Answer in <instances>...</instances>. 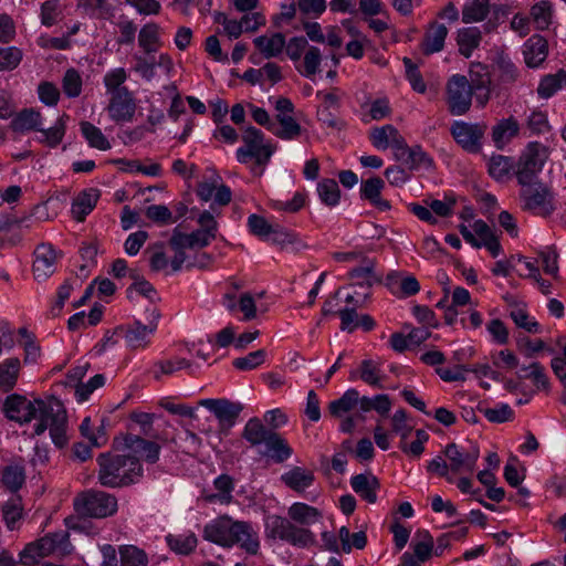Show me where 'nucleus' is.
I'll return each mask as SVG.
<instances>
[{
    "label": "nucleus",
    "mask_w": 566,
    "mask_h": 566,
    "mask_svg": "<svg viewBox=\"0 0 566 566\" xmlns=\"http://www.w3.org/2000/svg\"><path fill=\"white\" fill-rule=\"evenodd\" d=\"M531 15L536 23L537 28L545 30L552 21V4L548 1H539L531 9Z\"/></svg>",
    "instance_id": "nucleus-52"
},
{
    "label": "nucleus",
    "mask_w": 566,
    "mask_h": 566,
    "mask_svg": "<svg viewBox=\"0 0 566 566\" xmlns=\"http://www.w3.org/2000/svg\"><path fill=\"white\" fill-rule=\"evenodd\" d=\"M158 371L155 373V378L160 379L161 375H171L177 370L191 367V363L186 358H176L175 360H159L155 364Z\"/></svg>",
    "instance_id": "nucleus-58"
},
{
    "label": "nucleus",
    "mask_w": 566,
    "mask_h": 566,
    "mask_svg": "<svg viewBox=\"0 0 566 566\" xmlns=\"http://www.w3.org/2000/svg\"><path fill=\"white\" fill-rule=\"evenodd\" d=\"M496 65L500 72V80L503 83H513L517 80L518 72L516 66L506 56H500L496 61Z\"/></svg>",
    "instance_id": "nucleus-64"
},
{
    "label": "nucleus",
    "mask_w": 566,
    "mask_h": 566,
    "mask_svg": "<svg viewBox=\"0 0 566 566\" xmlns=\"http://www.w3.org/2000/svg\"><path fill=\"white\" fill-rule=\"evenodd\" d=\"M481 39V31L475 27L463 28L459 30L457 36L459 52L463 56L470 57L473 50L479 46Z\"/></svg>",
    "instance_id": "nucleus-33"
},
{
    "label": "nucleus",
    "mask_w": 566,
    "mask_h": 566,
    "mask_svg": "<svg viewBox=\"0 0 566 566\" xmlns=\"http://www.w3.org/2000/svg\"><path fill=\"white\" fill-rule=\"evenodd\" d=\"M317 192L321 200L329 206H336L340 198L338 184L334 179H323L317 185Z\"/></svg>",
    "instance_id": "nucleus-45"
},
{
    "label": "nucleus",
    "mask_w": 566,
    "mask_h": 566,
    "mask_svg": "<svg viewBox=\"0 0 566 566\" xmlns=\"http://www.w3.org/2000/svg\"><path fill=\"white\" fill-rule=\"evenodd\" d=\"M322 61V54L318 48L308 46L304 54V72L303 75L306 77H313L318 71Z\"/></svg>",
    "instance_id": "nucleus-56"
},
{
    "label": "nucleus",
    "mask_w": 566,
    "mask_h": 566,
    "mask_svg": "<svg viewBox=\"0 0 566 566\" xmlns=\"http://www.w3.org/2000/svg\"><path fill=\"white\" fill-rule=\"evenodd\" d=\"M107 109L111 118L116 122H130L134 118L136 104L127 87L112 94Z\"/></svg>",
    "instance_id": "nucleus-14"
},
{
    "label": "nucleus",
    "mask_w": 566,
    "mask_h": 566,
    "mask_svg": "<svg viewBox=\"0 0 566 566\" xmlns=\"http://www.w3.org/2000/svg\"><path fill=\"white\" fill-rule=\"evenodd\" d=\"M264 444L266 447V454L271 455L277 463L284 462L292 455V448L275 431H273L271 436H268V440Z\"/></svg>",
    "instance_id": "nucleus-31"
},
{
    "label": "nucleus",
    "mask_w": 566,
    "mask_h": 566,
    "mask_svg": "<svg viewBox=\"0 0 566 566\" xmlns=\"http://www.w3.org/2000/svg\"><path fill=\"white\" fill-rule=\"evenodd\" d=\"M447 35L448 28L444 24L438 22L430 23L420 44L422 53L431 55L442 51Z\"/></svg>",
    "instance_id": "nucleus-20"
},
{
    "label": "nucleus",
    "mask_w": 566,
    "mask_h": 566,
    "mask_svg": "<svg viewBox=\"0 0 566 566\" xmlns=\"http://www.w3.org/2000/svg\"><path fill=\"white\" fill-rule=\"evenodd\" d=\"M21 363L19 358L11 357L0 364V389L11 390L18 380Z\"/></svg>",
    "instance_id": "nucleus-35"
},
{
    "label": "nucleus",
    "mask_w": 566,
    "mask_h": 566,
    "mask_svg": "<svg viewBox=\"0 0 566 566\" xmlns=\"http://www.w3.org/2000/svg\"><path fill=\"white\" fill-rule=\"evenodd\" d=\"M276 120L281 125V129H274L273 134L285 140L295 139L301 136L302 127L291 115L276 114Z\"/></svg>",
    "instance_id": "nucleus-39"
},
{
    "label": "nucleus",
    "mask_w": 566,
    "mask_h": 566,
    "mask_svg": "<svg viewBox=\"0 0 566 566\" xmlns=\"http://www.w3.org/2000/svg\"><path fill=\"white\" fill-rule=\"evenodd\" d=\"M375 260L364 258V265L357 266L348 273L349 279L355 280L353 285L363 290V302L369 298V290L373 285L381 283V275L375 272Z\"/></svg>",
    "instance_id": "nucleus-15"
},
{
    "label": "nucleus",
    "mask_w": 566,
    "mask_h": 566,
    "mask_svg": "<svg viewBox=\"0 0 566 566\" xmlns=\"http://www.w3.org/2000/svg\"><path fill=\"white\" fill-rule=\"evenodd\" d=\"M256 49L264 57L270 59L277 56L285 46V36L282 33H274L271 38L260 35L253 40Z\"/></svg>",
    "instance_id": "nucleus-30"
},
{
    "label": "nucleus",
    "mask_w": 566,
    "mask_h": 566,
    "mask_svg": "<svg viewBox=\"0 0 566 566\" xmlns=\"http://www.w3.org/2000/svg\"><path fill=\"white\" fill-rule=\"evenodd\" d=\"M521 199L523 201V208L530 211L536 212H548L551 205L552 193L549 188L539 182L533 181L526 185H521Z\"/></svg>",
    "instance_id": "nucleus-10"
},
{
    "label": "nucleus",
    "mask_w": 566,
    "mask_h": 566,
    "mask_svg": "<svg viewBox=\"0 0 566 566\" xmlns=\"http://www.w3.org/2000/svg\"><path fill=\"white\" fill-rule=\"evenodd\" d=\"M167 544L171 551L177 554L188 555L190 554L197 546L198 539L195 534L189 535H168L166 537Z\"/></svg>",
    "instance_id": "nucleus-43"
},
{
    "label": "nucleus",
    "mask_w": 566,
    "mask_h": 566,
    "mask_svg": "<svg viewBox=\"0 0 566 566\" xmlns=\"http://www.w3.org/2000/svg\"><path fill=\"white\" fill-rule=\"evenodd\" d=\"M242 140L244 146L237 150V159L240 163H247L248 159L254 158L258 165L263 166L275 150L273 145L264 143L263 133L253 126H249L244 130Z\"/></svg>",
    "instance_id": "nucleus-5"
},
{
    "label": "nucleus",
    "mask_w": 566,
    "mask_h": 566,
    "mask_svg": "<svg viewBox=\"0 0 566 566\" xmlns=\"http://www.w3.org/2000/svg\"><path fill=\"white\" fill-rule=\"evenodd\" d=\"M489 12V0H473L463 7L462 21L464 23L483 21L488 17Z\"/></svg>",
    "instance_id": "nucleus-40"
},
{
    "label": "nucleus",
    "mask_w": 566,
    "mask_h": 566,
    "mask_svg": "<svg viewBox=\"0 0 566 566\" xmlns=\"http://www.w3.org/2000/svg\"><path fill=\"white\" fill-rule=\"evenodd\" d=\"M547 41L538 34L532 35L524 44V60L528 67H537L547 56Z\"/></svg>",
    "instance_id": "nucleus-24"
},
{
    "label": "nucleus",
    "mask_w": 566,
    "mask_h": 566,
    "mask_svg": "<svg viewBox=\"0 0 566 566\" xmlns=\"http://www.w3.org/2000/svg\"><path fill=\"white\" fill-rule=\"evenodd\" d=\"M566 83V73L564 71H559L554 75H546L539 83L537 87V93L543 98L551 97L556 91L563 87V84Z\"/></svg>",
    "instance_id": "nucleus-44"
},
{
    "label": "nucleus",
    "mask_w": 566,
    "mask_h": 566,
    "mask_svg": "<svg viewBox=\"0 0 566 566\" xmlns=\"http://www.w3.org/2000/svg\"><path fill=\"white\" fill-rule=\"evenodd\" d=\"M269 536L280 538L294 546L307 547L315 542L314 534L303 527H297L290 520L272 516L268 523Z\"/></svg>",
    "instance_id": "nucleus-6"
},
{
    "label": "nucleus",
    "mask_w": 566,
    "mask_h": 566,
    "mask_svg": "<svg viewBox=\"0 0 566 566\" xmlns=\"http://www.w3.org/2000/svg\"><path fill=\"white\" fill-rule=\"evenodd\" d=\"M212 239L209 238L200 229L186 234L179 230V227L175 228L169 239L170 248L177 249H200L210 244Z\"/></svg>",
    "instance_id": "nucleus-22"
},
{
    "label": "nucleus",
    "mask_w": 566,
    "mask_h": 566,
    "mask_svg": "<svg viewBox=\"0 0 566 566\" xmlns=\"http://www.w3.org/2000/svg\"><path fill=\"white\" fill-rule=\"evenodd\" d=\"M396 135V127L392 125H385L376 127L370 133V140L376 148L386 149L389 147L391 136Z\"/></svg>",
    "instance_id": "nucleus-57"
},
{
    "label": "nucleus",
    "mask_w": 566,
    "mask_h": 566,
    "mask_svg": "<svg viewBox=\"0 0 566 566\" xmlns=\"http://www.w3.org/2000/svg\"><path fill=\"white\" fill-rule=\"evenodd\" d=\"M41 114L32 108L21 111L11 122L14 132L39 130Z\"/></svg>",
    "instance_id": "nucleus-36"
},
{
    "label": "nucleus",
    "mask_w": 566,
    "mask_h": 566,
    "mask_svg": "<svg viewBox=\"0 0 566 566\" xmlns=\"http://www.w3.org/2000/svg\"><path fill=\"white\" fill-rule=\"evenodd\" d=\"M448 106L454 116L469 112L472 104V87L464 75H453L447 84Z\"/></svg>",
    "instance_id": "nucleus-8"
},
{
    "label": "nucleus",
    "mask_w": 566,
    "mask_h": 566,
    "mask_svg": "<svg viewBox=\"0 0 566 566\" xmlns=\"http://www.w3.org/2000/svg\"><path fill=\"white\" fill-rule=\"evenodd\" d=\"M39 132H41L43 135V139H41L42 142L46 143V145L50 147L57 146L62 142L65 134V124L63 117L59 118L55 126L49 129L40 128Z\"/></svg>",
    "instance_id": "nucleus-63"
},
{
    "label": "nucleus",
    "mask_w": 566,
    "mask_h": 566,
    "mask_svg": "<svg viewBox=\"0 0 566 566\" xmlns=\"http://www.w3.org/2000/svg\"><path fill=\"white\" fill-rule=\"evenodd\" d=\"M266 358V352L264 349H258L255 352L249 353L244 357H238L233 359L232 365L238 370H253L261 366Z\"/></svg>",
    "instance_id": "nucleus-48"
},
{
    "label": "nucleus",
    "mask_w": 566,
    "mask_h": 566,
    "mask_svg": "<svg viewBox=\"0 0 566 566\" xmlns=\"http://www.w3.org/2000/svg\"><path fill=\"white\" fill-rule=\"evenodd\" d=\"M475 69L470 71L471 81L469 83L472 87V93H475L476 103L484 107L490 99L491 76L485 66L478 64Z\"/></svg>",
    "instance_id": "nucleus-18"
},
{
    "label": "nucleus",
    "mask_w": 566,
    "mask_h": 566,
    "mask_svg": "<svg viewBox=\"0 0 566 566\" xmlns=\"http://www.w3.org/2000/svg\"><path fill=\"white\" fill-rule=\"evenodd\" d=\"M520 378H530L538 389L548 388V378L544 367L539 363H532L528 367H522Z\"/></svg>",
    "instance_id": "nucleus-54"
},
{
    "label": "nucleus",
    "mask_w": 566,
    "mask_h": 566,
    "mask_svg": "<svg viewBox=\"0 0 566 566\" xmlns=\"http://www.w3.org/2000/svg\"><path fill=\"white\" fill-rule=\"evenodd\" d=\"M510 317L513 319L517 327L523 328L528 333L537 334L541 332L539 324L536 321L531 319L526 311L523 308L512 310Z\"/></svg>",
    "instance_id": "nucleus-60"
},
{
    "label": "nucleus",
    "mask_w": 566,
    "mask_h": 566,
    "mask_svg": "<svg viewBox=\"0 0 566 566\" xmlns=\"http://www.w3.org/2000/svg\"><path fill=\"white\" fill-rule=\"evenodd\" d=\"M443 454L448 459L450 470L453 473H471L474 471L480 457V448L471 441L464 443L452 442L446 446Z\"/></svg>",
    "instance_id": "nucleus-7"
},
{
    "label": "nucleus",
    "mask_w": 566,
    "mask_h": 566,
    "mask_svg": "<svg viewBox=\"0 0 566 566\" xmlns=\"http://www.w3.org/2000/svg\"><path fill=\"white\" fill-rule=\"evenodd\" d=\"M20 501V497H12L2 506L3 518L10 530L14 528L15 522L22 516V506Z\"/></svg>",
    "instance_id": "nucleus-59"
},
{
    "label": "nucleus",
    "mask_w": 566,
    "mask_h": 566,
    "mask_svg": "<svg viewBox=\"0 0 566 566\" xmlns=\"http://www.w3.org/2000/svg\"><path fill=\"white\" fill-rule=\"evenodd\" d=\"M22 51L15 46H0V71L14 70L22 60Z\"/></svg>",
    "instance_id": "nucleus-53"
},
{
    "label": "nucleus",
    "mask_w": 566,
    "mask_h": 566,
    "mask_svg": "<svg viewBox=\"0 0 566 566\" xmlns=\"http://www.w3.org/2000/svg\"><path fill=\"white\" fill-rule=\"evenodd\" d=\"M239 544L249 554H256L259 551V538L250 524L245 522H234L231 534V546Z\"/></svg>",
    "instance_id": "nucleus-21"
},
{
    "label": "nucleus",
    "mask_w": 566,
    "mask_h": 566,
    "mask_svg": "<svg viewBox=\"0 0 566 566\" xmlns=\"http://www.w3.org/2000/svg\"><path fill=\"white\" fill-rule=\"evenodd\" d=\"M234 522L224 516L220 517L203 528V538L214 544L231 547V534Z\"/></svg>",
    "instance_id": "nucleus-17"
},
{
    "label": "nucleus",
    "mask_w": 566,
    "mask_h": 566,
    "mask_svg": "<svg viewBox=\"0 0 566 566\" xmlns=\"http://www.w3.org/2000/svg\"><path fill=\"white\" fill-rule=\"evenodd\" d=\"M99 192L97 189L82 191L72 203V214L75 220L82 222L85 217L95 208Z\"/></svg>",
    "instance_id": "nucleus-29"
},
{
    "label": "nucleus",
    "mask_w": 566,
    "mask_h": 566,
    "mask_svg": "<svg viewBox=\"0 0 566 566\" xmlns=\"http://www.w3.org/2000/svg\"><path fill=\"white\" fill-rule=\"evenodd\" d=\"M352 489L368 503L377 501V490L380 488L379 480L371 473H361L350 479Z\"/></svg>",
    "instance_id": "nucleus-25"
},
{
    "label": "nucleus",
    "mask_w": 566,
    "mask_h": 566,
    "mask_svg": "<svg viewBox=\"0 0 566 566\" xmlns=\"http://www.w3.org/2000/svg\"><path fill=\"white\" fill-rule=\"evenodd\" d=\"M518 130L520 126L514 117L501 119L492 128V140L496 148L502 149L518 134Z\"/></svg>",
    "instance_id": "nucleus-28"
},
{
    "label": "nucleus",
    "mask_w": 566,
    "mask_h": 566,
    "mask_svg": "<svg viewBox=\"0 0 566 566\" xmlns=\"http://www.w3.org/2000/svg\"><path fill=\"white\" fill-rule=\"evenodd\" d=\"M272 432L273 430L266 429L260 419L252 418L247 422L242 437L252 446H259L265 443Z\"/></svg>",
    "instance_id": "nucleus-38"
},
{
    "label": "nucleus",
    "mask_w": 566,
    "mask_h": 566,
    "mask_svg": "<svg viewBox=\"0 0 566 566\" xmlns=\"http://www.w3.org/2000/svg\"><path fill=\"white\" fill-rule=\"evenodd\" d=\"M391 408V401L388 395H377L374 398L361 397V412L376 410L381 416H386Z\"/></svg>",
    "instance_id": "nucleus-49"
},
{
    "label": "nucleus",
    "mask_w": 566,
    "mask_h": 566,
    "mask_svg": "<svg viewBox=\"0 0 566 566\" xmlns=\"http://www.w3.org/2000/svg\"><path fill=\"white\" fill-rule=\"evenodd\" d=\"M513 168L514 161L511 157L494 155L489 160V172L497 180L507 176Z\"/></svg>",
    "instance_id": "nucleus-47"
},
{
    "label": "nucleus",
    "mask_w": 566,
    "mask_h": 566,
    "mask_svg": "<svg viewBox=\"0 0 566 566\" xmlns=\"http://www.w3.org/2000/svg\"><path fill=\"white\" fill-rule=\"evenodd\" d=\"M148 324H142L139 321H135L126 327L119 326L115 328V333H123L127 346L132 349L146 347L149 344V335L157 329L160 313L154 310Z\"/></svg>",
    "instance_id": "nucleus-9"
},
{
    "label": "nucleus",
    "mask_w": 566,
    "mask_h": 566,
    "mask_svg": "<svg viewBox=\"0 0 566 566\" xmlns=\"http://www.w3.org/2000/svg\"><path fill=\"white\" fill-rule=\"evenodd\" d=\"M397 160L401 161L409 171L418 169L420 166H432V159L427 156L426 153L422 151L421 147L416 146L410 148L409 146L403 150V155L398 154L395 157Z\"/></svg>",
    "instance_id": "nucleus-32"
},
{
    "label": "nucleus",
    "mask_w": 566,
    "mask_h": 566,
    "mask_svg": "<svg viewBox=\"0 0 566 566\" xmlns=\"http://www.w3.org/2000/svg\"><path fill=\"white\" fill-rule=\"evenodd\" d=\"M97 479L101 485L116 489L138 483L144 469L138 458L111 452L101 453L97 459Z\"/></svg>",
    "instance_id": "nucleus-1"
},
{
    "label": "nucleus",
    "mask_w": 566,
    "mask_h": 566,
    "mask_svg": "<svg viewBox=\"0 0 566 566\" xmlns=\"http://www.w3.org/2000/svg\"><path fill=\"white\" fill-rule=\"evenodd\" d=\"M360 379L374 387L382 388L379 366L371 359H365L360 364Z\"/></svg>",
    "instance_id": "nucleus-50"
},
{
    "label": "nucleus",
    "mask_w": 566,
    "mask_h": 566,
    "mask_svg": "<svg viewBox=\"0 0 566 566\" xmlns=\"http://www.w3.org/2000/svg\"><path fill=\"white\" fill-rule=\"evenodd\" d=\"M39 543L41 554H45V556L52 554L65 556L69 555L72 551L70 534L65 531L50 533L40 538Z\"/></svg>",
    "instance_id": "nucleus-19"
},
{
    "label": "nucleus",
    "mask_w": 566,
    "mask_h": 566,
    "mask_svg": "<svg viewBox=\"0 0 566 566\" xmlns=\"http://www.w3.org/2000/svg\"><path fill=\"white\" fill-rule=\"evenodd\" d=\"M78 7L93 12L99 19H109L114 14L107 0H78Z\"/></svg>",
    "instance_id": "nucleus-55"
},
{
    "label": "nucleus",
    "mask_w": 566,
    "mask_h": 566,
    "mask_svg": "<svg viewBox=\"0 0 566 566\" xmlns=\"http://www.w3.org/2000/svg\"><path fill=\"white\" fill-rule=\"evenodd\" d=\"M405 67H406V75L411 84L412 88L418 93H424L427 90L426 83L422 78V75L418 71L417 64L412 62L409 57H403L402 60Z\"/></svg>",
    "instance_id": "nucleus-61"
},
{
    "label": "nucleus",
    "mask_w": 566,
    "mask_h": 566,
    "mask_svg": "<svg viewBox=\"0 0 566 566\" xmlns=\"http://www.w3.org/2000/svg\"><path fill=\"white\" fill-rule=\"evenodd\" d=\"M63 91L69 97H77L82 92V78L78 72L70 69L63 77Z\"/></svg>",
    "instance_id": "nucleus-62"
},
{
    "label": "nucleus",
    "mask_w": 566,
    "mask_h": 566,
    "mask_svg": "<svg viewBox=\"0 0 566 566\" xmlns=\"http://www.w3.org/2000/svg\"><path fill=\"white\" fill-rule=\"evenodd\" d=\"M289 516L292 521L298 524L310 525L311 523L319 520L322 517V513L316 507L298 502L290 506Z\"/></svg>",
    "instance_id": "nucleus-37"
},
{
    "label": "nucleus",
    "mask_w": 566,
    "mask_h": 566,
    "mask_svg": "<svg viewBox=\"0 0 566 566\" xmlns=\"http://www.w3.org/2000/svg\"><path fill=\"white\" fill-rule=\"evenodd\" d=\"M281 480L287 488L301 493L313 484L315 478L312 471L305 470L301 467H294L290 471L285 472L281 476Z\"/></svg>",
    "instance_id": "nucleus-27"
},
{
    "label": "nucleus",
    "mask_w": 566,
    "mask_h": 566,
    "mask_svg": "<svg viewBox=\"0 0 566 566\" xmlns=\"http://www.w3.org/2000/svg\"><path fill=\"white\" fill-rule=\"evenodd\" d=\"M159 31V25L154 22L147 23L140 29L138 44L146 54L157 52L160 46Z\"/></svg>",
    "instance_id": "nucleus-34"
},
{
    "label": "nucleus",
    "mask_w": 566,
    "mask_h": 566,
    "mask_svg": "<svg viewBox=\"0 0 566 566\" xmlns=\"http://www.w3.org/2000/svg\"><path fill=\"white\" fill-rule=\"evenodd\" d=\"M385 182L380 177H371L361 181L360 196L363 199L368 200L380 211H387L391 208L390 202L380 197Z\"/></svg>",
    "instance_id": "nucleus-23"
},
{
    "label": "nucleus",
    "mask_w": 566,
    "mask_h": 566,
    "mask_svg": "<svg viewBox=\"0 0 566 566\" xmlns=\"http://www.w3.org/2000/svg\"><path fill=\"white\" fill-rule=\"evenodd\" d=\"M35 407V400L31 401L24 396L13 394L6 398L3 410L10 420L19 423H29L32 419L36 418Z\"/></svg>",
    "instance_id": "nucleus-13"
},
{
    "label": "nucleus",
    "mask_w": 566,
    "mask_h": 566,
    "mask_svg": "<svg viewBox=\"0 0 566 566\" xmlns=\"http://www.w3.org/2000/svg\"><path fill=\"white\" fill-rule=\"evenodd\" d=\"M35 403L39 422L35 424L34 434L41 436L49 428L54 444L63 448L67 443L65 432L67 416L62 401L52 396L46 400L35 399Z\"/></svg>",
    "instance_id": "nucleus-2"
},
{
    "label": "nucleus",
    "mask_w": 566,
    "mask_h": 566,
    "mask_svg": "<svg viewBox=\"0 0 566 566\" xmlns=\"http://www.w3.org/2000/svg\"><path fill=\"white\" fill-rule=\"evenodd\" d=\"M548 148L537 142L530 143L516 165V178L520 185L537 181V174L548 159Z\"/></svg>",
    "instance_id": "nucleus-4"
},
{
    "label": "nucleus",
    "mask_w": 566,
    "mask_h": 566,
    "mask_svg": "<svg viewBox=\"0 0 566 566\" xmlns=\"http://www.w3.org/2000/svg\"><path fill=\"white\" fill-rule=\"evenodd\" d=\"M74 509L82 516L104 518L117 512V499L104 491L88 490L77 494Z\"/></svg>",
    "instance_id": "nucleus-3"
},
{
    "label": "nucleus",
    "mask_w": 566,
    "mask_h": 566,
    "mask_svg": "<svg viewBox=\"0 0 566 566\" xmlns=\"http://www.w3.org/2000/svg\"><path fill=\"white\" fill-rule=\"evenodd\" d=\"M200 405L214 413L219 420L220 431L226 434L235 423L243 408L241 403L232 402L227 399H205L200 401Z\"/></svg>",
    "instance_id": "nucleus-12"
},
{
    "label": "nucleus",
    "mask_w": 566,
    "mask_h": 566,
    "mask_svg": "<svg viewBox=\"0 0 566 566\" xmlns=\"http://www.w3.org/2000/svg\"><path fill=\"white\" fill-rule=\"evenodd\" d=\"M356 406L361 411V397L356 389L346 390L340 398L333 400L328 405L331 416L342 418L344 415L352 411Z\"/></svg>",
    "instance_id": "nucleus-26"
},
{
    "label": "nucleus",
    "mask_w": 566,
    "mask_h": 566,
    "mask_svg": "<svg viewBox=\"0 0 566 566\" xmlns=\"http://www.w3.org/2000/svg\"><path fill=\"white\" fill-rule=\"evenodd\" d=\"M57 254L51 244L41 243L34 251L33 274L38 281L46 280L54 273Z\"/></svg>",
    "instance_id": "nucleus-16"
},
{
    "label": "nucleus",
    "mask_w": 566,
    "mask_h": 566,
    "mask_svg": "<svg viewBox=\"0 0 566 566\" xmlns=\"http://www.w3.org/2000/svg\"><path fill=\"white\" fill-rule=\"evenodd\" d=\"M119 556L122 566H147L148 563L146 553L134 545L120 546Z\"/></svg>",
    "instance_id": "nucleus-42"
},
{
    "label": "nucleus",
    "mask_w": 566,
    "mask_h": 566,
    "mask_svg": "<svg viewBox=\"0 0 566 566\" xmlns=\"http://www.w3.org/2000/svg\"><path fill=\"white\" fill-rule=\"evenodd\" d=\"M25 481L24 469L20 465H8L2 471V483L11 491L20 490Z\"/></svg>",
    "instance_id": "nucleus-46"
},
{
    "label": "nucleus",
    "mask_w": 566,
    "mask_h": 566,
    "mask_svg": "<svg viewBox=\"0 0 566 566\" xmlns=\"http://www.w3.org/2000/svg\"><path fill=\"white\" fill-rule=\"evenodd\" d=\"M486 125L468 124L455 122L451 126V134L455 142L470 153H479L481 149V139L484 136Z\"/></svg>",
    "instance_id": "nucleus-11"
},
{
    "label": "nucleus",
    "mask_w": 566,
    "mask_h": 566,
    "mask_svg": "<svg viewBox=\"0 0 566 566\" xmlns=\"http://www.w3.org/2000/svg\"><path fill=\"white\" fill-rule=\"evenodd\" d=\"M81 130L91 147L97 148L99 150H107L111 148V144L102 130L90 122H82Z\"/></svg>",
    "instance_id": "nucleus-41"
},
{
    "label": "nucleus",
    "mask_w": 566,
    "mask_h": 566,
    "mask_svg": "<svg viewBox=\"0 0 566 566\" xmlns=\"http://www.w3.org/2000/svg\"><path fill=\"white\" fill-rule=\"evenodd\" d=\"M63 13L59 0H46L41 6V23L45 27H52L57 23Z\"/></svg>",
    "instance_id": "nucleus-51"
}]
</instances>
